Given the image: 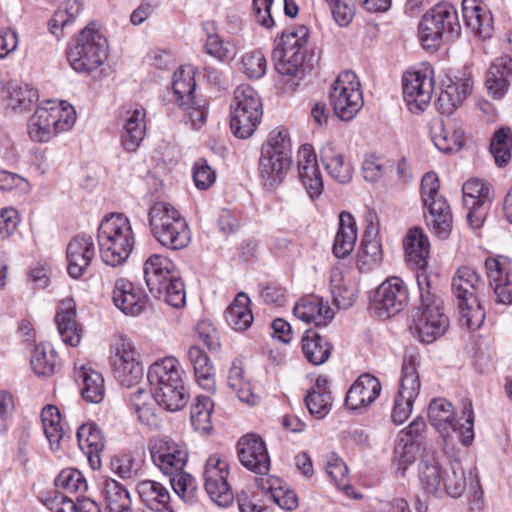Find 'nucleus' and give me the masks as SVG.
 Instances as JSON below:
<instances>
[{
	"label": "nucleus",
	"instance_id": "b1692460",
	"mask_svg": "<svg viewBox=\"0 0 512 512\" xmlns=\"http://www.w3.org/2000/svg\"><path fill=\"white\" fill-rule=\"evenodd\" d=\"M112 299L118 309L130 316L140 314L146 303L144 292L125 278L116 280Z\"/></svg>",
	"mask_w": 512,
	"mask_h": 512
},
{
	"label": "nucleus",
	"instance_id": "473e14b6",
	"mask_svg": "<svg viewBox=\"0 0 512 512\" xmlns=\"http://www.w3.org/2000/svg\"><path fill=\"white\" fill-rule=\"evenodd\" d=\"M406 260L419 270V273H425L424 268L427 265V259L430 252V243L428 237L419 228L410 229L403 240Z\"/></svg>",
	"mask_w": 512,
	"mask_h": 512
},
{
	"label": "nucleus",
	"instance_id": "680f3d73",
	"mask_svg": "<svg viewBox=\"0 0 512 512\" xmlns=\"http://www.w3.org/2000/svg\"><path fill=\"white\" fill-rule=\"evenodd\" d=\"M174 492L185 502H192L197 491L195 478L184 469L175 474L168 475Z\"/></svg>",
	"mask_w": 512,
	"mask_h": 512
},
{
	"label": "nucleus",
	"instance_id": "052dcab7",
	"mask_svg": "<svg viewBox=\"0 0 512 512\" xmlns=\"http://www.w3.org/2000/svg\"><path fill=\"white\" fill-rule=\"evenodd\" d=\"M82 9V3L79 0H66L64 8H59L50 21L51 32L59 37L58 31L72 23L80 15Z\"/></svg>",
	"mask_w": 512,
	"mask_h": 512
},
{
	"label": "nucleus",
	"instance_id": "20e7f679",
	"mask_svg": "<svg viewBox=\"0 0 512 512\" xmlns=\"http://www.w3.org/2000/svg\"><path fill=\"white\" fill-rule=\"evenodd\" d=\"M98 244L105 264L113 267L123 264L135 245L130 220L123 214L105 217L98 228Z\"/></svg>",
	"mask_w": 512,
	"mask_h": 512
},
{
	"label": "nucleus",
	"instance_id": "39448f33",
	"mask_svg": "<svg viewBox=\"0 0 512 512\" xmlns=\"http://www.w3.org/2000/svg\"><path fill=\"white\" fill-rule=\"evenodd\" d=\"M148 220L151 234L161 246L175 251L189 245L188 223L172 204L156 201L149 209Z\"/></svg>",
	"mask_w": 512,
	"mask_h": 512
},
{
	"label": "nucleus",
	"instance_id": "5fc2aeb1",
	"mask_svg": "<svg viewBox=\"0 0 512 512\" xmlns=\"http://www.w3.org/2000/svg\"><path fill=\"white\" fill-rule=\"evenodd\" d=\"M463 202L466 208L489 206L490 188L480 179H470L462 187Z\"/></svg>",
	"mask_w": 512,
	"mask_h": 512
},
{
	"label": "nucleus",
	"instance_id": "bf43d9fd",
	"mask_svg": "<svg viewBox=\"0 0 512 512\" xmlns=\"http://www.w3.org/2000/svg\"><path fill=\"white\" fill-rule=\"evenodd\" d=\"M512 134L510 129H500L494 133L490 143V152L496 164L501 167L511 159Z\"/></svg>",
	"mask_w": 512,
	"mask_h": 512
},
{
	"label": "nucleus",
	"instance_id": "8fccbe9b",
	"mask_svg": "<svg viewBox=\"0 0 512 512\" xmlns=\"http://www.w3.org/2000/svg\"><path fill=\"white\" fill-rule=\"evenodd\" d=\"M41 420L44 434L49 441L51 449L53 451L59 450L60 442L64 437L59 409L53 405L44 407L41 413Z\"/></svg>",
	"mask_w": 512,
	"mask_h": 512
},
{
	"label": "nucleus",
	"instance_id": "bb28decb",
	"mask_svg": "<svg viewBox=\"0 0 512 512\" xmlns=\"http://www.w3.org/2000/svg\"><path fill=\"white\" fill-rule=\"evenodd\" d=\"M462 15L466 26L480 39L492 36V14L479 0H463Z\"/></svg>",
	"mask_w": 512,
	"mask_h": 512
},
{
	"label": "nucleus",
	"instance_id": "423d86ee",
	"mask_svg": "<svg viewBox=\"0 0 512 512\" xmlns=\"http://www.w3.org/2000/svg\"><path fill=\"white\" fill-rule=\"evenodd\" d=\"M291 140L287 130L272 132L262 146L259 172L263 184L274 189L284 179L292 162Z\"/></svg>",
	"mask_w": 512,
	"mask_h": 512
},
{
	"label": "nucleus",
	"instance_id": "58836bf2",
	"mask_svg": "<svg viewBox=\"0 0 512 512\" xmlns=\"http://www.w3.org/2000/svg\"><path fill=\"white\" fill-rule=\"evenodd\" d=\"M428 419L444 439L450 436V431H455L453 406L445 399L438 398L430 402Z\"/></svg>",
	"mask_w": 512,
	"mask_h": 512
},
{
	"label": "nucleus",
	"instance_id": "a18cd8bd",
	"mask_svg": "<svg viewBox=\"0 0 512 512\" xmlns=\"http://www.w3.org/2000/svg\"><path fill=\"white\" fill-rule=\"evenodd\" d=\"M77 440L80 449L88 456L89 461L93 462L96 458L99 462V454L105 447L100 429L93 423L83 424L77 431Z\"/></svg>",
	"mask_w": 512,
	"mask_h": 512
},
{
	"label": "nucleus",
	"instance_id": "a211bd4d",
	"mask_svg": "<svg viewBox=\"0 0 512 512\" xmlns=\"http://www.w3.org/2000/svg\"><path fill=\"white\" fill-rule=\"evenodd\" d=\"M240 463L251 472L265 475L270 469V457L265 442L259 435L247 434L237 443Z\"/></svg>",
	"mask_w": 512,
	"mask_h": 512
},
{
	"label": "nucleus",
	"instance_id": "0eeeda50",
	"mask_svg": "<svg viewBox=\"0 0 512 512\" xmlns=\"http://www.w3.org/2000/svg\"><path fill=\"white\" fill-rule=\"evenodd\" d=\"M457 11L449 3H439L427 11L418 25L424 47L436 48L442 39L452 40L460 33Z\"/></svg>",
	"mask_w": 512,
	"mask_h": 512
},
{
	"label": "nucleus",
	"instance_id": "6ab92c4d",
	"mask_svg": "<svg viewBox=\"0 0 512 512\" xmlns=\"http://www.w3.org/2000/svg\"><path fill=\"white\" fill-rule=\"evenodd\" d=\"M487 276L496 300L500 304L512 303V264L504 256L489 257L485 260Z\"/></svg>",
	"mask_w": 512,
	"mask_h": 512
},
{
	"label": "nucleus",
	"instance_id": "79ce46f5",
	"mask_svg": "<svg viewBox=\"0 0 512 512\" xmlns=\"http://www.w3.org/2000/svg\"><path fill=\"white\" fill-rule=\"evenodd\" d=\"M76 379L82 382V397L90 403H100L104 398L105 388L102 375L91 368L81 366L75 372Z\"/></svg>",
	"mask_w": 512,
	"mask_h": 512
},
{
	"label": "nucleus",
	"instance_id": "4be33fe9",
	"mask_svg": "<svg viewBox=\"0 0 512 512\" xmlns=\"http://www.w3.org/2000/svg\"><path fill=\"white\" fill-rule=\"evenodd\" d=\"M444 473L437 452L432 447L425 446L418 465L419 480L425 491L434 496H441Z\"/></svg>",
	"mask_w": 512,
	"mask_h": 512
},
{
	"label": "nucleus",
	"instance_id": "0e129e2a",
	"mask_svg": "<svg viewBox=\"0 0 512 512\" xmlns=\"http://www.w3.org/2000/svg\"><path fill=\"white\" fill-rule=\"evenodd\" d=\"M206 52L221 60H232L236 53V45L231 41H224L218 34H209L205 43Z\"/></svg>",
	"mask_w": 512,
	"mask_h": 512
},
{
	"label": "nucleus",
	"instance_id": "e433bc0d",
	"mask_svg": "<svg viewBox=\"0 0 512 512\" xmlns=\"http://www.w3.org/2000/svg\"><path fill=\"white\" fill-rule=\"evenodd\" d=\"M187 356L194 368L195 378L199 386L208 392H213L215 390V374L210 358L196 345L188 349Z\"/></svg>",
	"mask_w": 512,
	"mask_h": 512
},
{
	"label": "nucleus",
	"instance_id": "de8ad7c7",
	"mask_svg": "<svg viewBox=\"0 0 512 512\" xmlns=\"http://www.w3.org/2000/svg\"><path fill=\"white\" fill-rule=\"evenodd\" d=\"M172 88L174 94L177 96L179 106L188 105L194 102V91L196 82L194 79V72L192 67H180L173 74Z\"/></svg>",
	"mask_w": 512,
	"mask_h": 512
},
{
	"label": "nucleus",
	"instance_id": "f3484780",
	"mask_svg": "<svg viewBox=\"0 0 512 512\" xmlns=\"http://www.w3.org/2000/svg\"><path fill=\"white\" fill-rule=\"evenodd\" d=\"M408 300L409 292L404 281L397 276L390 277L376 291V311L380 317H391L402 311Z\"/></svg>",
	"mask_w": 512,
	"mask_h": 512
},
{
	"label": "nucleus",
	"instance_id": "72a5a7b5",
	"mask_svg": "<svg viewBox=\"0 0 512 512\" xmlns=\"http://www.w3.org/2000/svg\"><path fill=\"white\" fill-rule=\"evenodd\" d=\"M137 493L141 501L152 511L173 512L168 489L154 480H143L137 484Z\"/></svg>",
	"mask_w": 512,
	"mask_h": 512
},
{
	"label": "nucleus",
	"instance_id": "09e8293b",
	"mask_svg": "<svg viewBox=\"0 0 512 512\" xmlns=\"http://www.w3.org/2000/svg\"><path fill=\"white\" fill-rule=\"evenodd\" d=\"M330 289L334 303L338 308L348 309L356 300V288L347 283L341 270L334 269L330 277Z\"/></svg>",
	"mask_w": 512,
	"mask_h": 512
},
{
	"label": "nucleus",
	"instance_id": "f257e3e1",
	"mask_svg": "<svg viewBox=\"0 0 512 512\" xmlns=\"http://www.w3.org/2000/svg\"><path fill=\"white\" fill-rule=\"evenodd\" d=\"M452 292L457 300L459 322L470 331L481 327L485 320V311L479 298L485 284L471 267L458 268L452 279Z\"/></svg>",
	"mask_w": 512,
	"mask_h": 512
},
{
	"label": "nucleus",
	"instance_id": "864d4df0",
	"mask_svg": "<svg viewBox=\"0 0 512 512\" xmlns=\"http://www.w3.org/2000/svg\"><path fill=\"white\" fill-rule=\"evenodd\" d=\"M214 403L207 396H197L191 406L190 420L196 431L208 434L212 430L211 414Z\"/></svg>",
	"mask_w": 512,
	"mask_h": 512
},
{
	"label": "nucleus",
	"instance_id": "aec40b11",
	"mask_svg": "<svg viewBox=\"0 0 512 512\" xmlns=\"http://www.w3.org/2000/svg\"><path fill=\"white\" fill-rule=\"evenodd\" d=\"M96 255L93 238L89 235H77L70 240L66 249L67 271L78 279L90 267Z\"/></svg>",
	"mask_w": 512,
	"mask_h": 512
},
{
	"label": "nucleus",
	"instance_id": "dca6fc26",
	"mask_svg": "<svg viewBox=\"0 0 512 512\" xmlns=\"http://www.w3.org/2000/svg\"><path fill=\"white\" fill-rule=\"evenodd\" d=\"M149 451L153 464L166 476L183 470L189 457L186 444L169 437L155 439Z\"/></svg>",
	"mask_w": 512,
	"mask_h": 512
},
{
	"label": "nucleus",
	"instance_id": "9d476101",
	"mask_svg": "<svg viewBox=\"0 0 512 512\" xmlns=\"http://www.w3.org/2000/svg\"><path fill=\"white\" fill-rule=\"evenodd\" d=\"M262 103L257 92L249 85H239L231 104L230 127L241 139L250 137L260 123Z\"/></svg>",
	"mask_w": 512,
	"mask_h": 512
},
{
	"label": "nucleus",
	"instance_id": "69168bd1",
	"mask_svg": "<svg viewBox=\"0 0 512 512\" xmlns=\"http://www.w3.org/2000/svg\"><path fill=\"white\" fill-rule=\"evenodd\" d=\"M55 486L70 493L85 492L87 483L80 471L73 468L62 470L55 479Z\"/></svg>",
	"mask_w": 512,
	"mask_h": 512
},
{
	"label": "nucleus",
	"instance_id": "6e6552de",
	"mask_svg": "<svg viewBox=\"0 0 512 512\" xmlns=\"http://www.w3.org/2000/svg\"><path fill=\"white\" fill-rule=\"evenodd\" d=\"M76 121L74 108L66 102L51 103L49 107H39L28 124L29 136L36 142H48L60 132L70 130Z\"/></svg>",
	"mask_w": 512,
	"mask_h": 512
},
{
	"label": "nucleus",
	"instance_id": "4468645a",
	"mask_svg": "<svg viewBox=\"0 0 512 512\" xmlns=\"http://www.w3.org/2000/svg\"><path fill=\"white\" fill-rule=\"evenodd\" d=\"M229 465L224 457L211 455L205 463L204 488L211 500L218 506L227 507L234 500V494L228 483Z\"/></svg>",
	"mask_w": 512,
	"mask_h": 512
},
{
	"label": "nucleus",
	"instance_id": "5701e85b",
	"mask_svg": "<svg viewBox=\"0 0 512 512\" xmlns=\"http://www.w3.org/2000/svg\"><path fill=\"white\" fill-rule=\"evenodd\" d=\"M381 389V383L375 376L362 374L349 388L345 406L350 410L365 409L379 397Z\"/></svg>",
	"mask_w": 512,
	"mask_h": 512
},
{
	"label": "nucleus",
	"instance_id": "4c0bfd02",
	"mask_svg": "<svg viewBox=\"0 0 512 512\" xmlns=\"http://www.w3.org/2000/svg\"><path fill=\"white\" fill-rule=\"evenodd\" d=\"M357 240L356 223L348 212H342L339 216V229L336 233L333 253L338 258H344L353 251Z\"/></svg>",
	"mask_w": 512,
	"mask_h": 512
},
{
	"label": "nucleus",
	"instance_id": "7ed1b4c3",
	"mask_svg": "<svg viewBox=\"0 0 512 512\" xmlns=\"http://www.w3.org/2000/svg\"><path fill=\"white\" fill-rule=\"evenodd\" d=\"M308 37L309 30L305 26L284 31L272 52L275 70L287 78L290 89H295L304 77L303 65Z\"/></svg>",
	"mask_w": 512,
	"mask_h": 512
},
{
	"label": "nucleus",
	"instance_id": "c9c22d12",
	"mask_svg": "<svg viewBox=\"0 0 512 512\" xmlns=\"http://www.w3.org/2000/svg\"><path fill=\"white\" fill-rule=\"evenodd\" d=\"M183 370L179 361L173 357H165L152 364L148 370L147 378L150 386H162L169 383L180 385L183 381Z\"/></svg>",
	"mask_w": 512,
	"mask_h": 512
},
{
	"label": "nucleus",
	"instance_id": "f704fd0d",
	"mask_svg": "<svg viewBox=\"0 0 512 512\" xmlns=\"http://www.w3.org/2000/svg\"><path fill=\"white\" fill-rule=\"evenodd\" d=\"M256 484L263 493L269 494L280 508L294 510L298 507L297 495L282 479L274 476L261 477L257 479Z\"/></svg>",
	"mask_w": 512,
	"mask_h": 512
},
{
	"label": "nucleus",
	"instance_id": "603ef678",
	"mask_svg": "<svg viewBox=\"0 0 512 512\" xmlns=\"http://www.w3.org/2000/svg\"><path fill=\"white\" fill-rule=\"evenodd\" d=\"M30 363L37 375L51 376L59 366L60 360L51 345L41 344L34 348Z\"/></svg>",
	"mask_w": 512,
	"mask_h": 512
},
{
	"label": "nucleus",
	"instance_id": "2eb2a0df",
	"mask_svg": "<svg viewBox=\"0 0 512 512\" xmlns=\"http://www.w3.org/2000/svg\"><path fill=\"white\" fill-rule=\"evenodd\" d=\"M434 90L433 70L426 67L403 75V96L412 113L423 112L430 104Z\"/></svg>",
	"mask_w": 512,
	"mask_h": 512
},
{
	"label": "nucleus",
	"instance_id": "9b49d317",
	"mask_svg": "<svg viewBox=\"0 0 512 512\" xmlns=\"http://www.w3.org/2000/svg\"><path fill=\"white\" fill-rule=\"evenodd\" d=\"M67 57L75 71L89 73L107 59V40L98 30L88 26L82 30L76 44L68 50Z\"/></svg>",
	"mask_w": 512,
	"mask_h": 512
},
{
	"label": "nucleus",
	"instance_id": "f03ea898",
	"mask_svg": "<svg viewBox=\"0 0 512 512\" xmlns=\"http://www.w3.org/2000/svg\"><path fill=\"white\" fill-rule=\"evenodd\" d=\"M416 282L421 305L414 316L411 330L421 343L431 344L445 334L449 319L443 312L441 300L430 292L428 275L419 273Z\"/></svg>",
	"mask_w": 512,
	"mask_h": 512
},
{
	"label": "nucleus",
	"instance_id": "2f4dec72",
	"mask_svg": "<svg viewBox=\"0 0 512 512\" xmlns=\"http://www.w3.org/2000/svg\"><path fill=\"white\" fill-rule=\"evenodd\" d=\"M512 76V57L505 55L496 58L486 74L485 84L494 99H501L508 90Z\"/></svg>",
	"mask_w": 512,
	"mask_h": 512
},
{
	"label": "nucleus",
	"instance_id": "393cba45",
	"mask_svg": "<svg viewBox=\"0 0 512 512\" xmlns=\"http://www.w3.org/2000/svg\"><path fill=\"white\" fill-rule=\"evenodd\" d=\"M293 314L299 320L316 326H326L334 318L328 303L314 295L300 298L294 305Z\"/></svg>",
	"mask_w": 512,
	"mask_h": 512
},
{
	"label": "nucleus",
	"instance_id": "7c9ffc66",
	"mask_svg": "<svg viewBox=\"0 0 512 512\" xmlns=\"http://www.w3.org/2000/svg\"><path fill=\"white\" fill-rule=\"evenodd\" d=\"M58 332L62 341L72 347L81 340V329L76 321V304L72 298L63 299L56 315Z\"/></svg>",
	"mask_w": 512,
	"mask_h": 512
},
{
	"label": "nucleus",
	"instance_id": "c756f323",
	"mask_svg": "<svg viewBox=\"0 0 512 512\" xmlns=\"http://www.w3.org/2000/svg\"><path fill=\"white\" fill-rule=\"evenodd\" d=\"M146 110L142 107L129 110L123 118L121 144L128 152H135L146 133Z\"/></svg>",
	"mask_w": 512,
	"mask_h": 512
},
{
	"label": "nucleus",
	"instance_id": "c03bdc74",
	"mask_svg": "<svg viewBox=\"0 0 512 512\" xmlns=\"http://www.w3.org/2000/svg\"><path fill=\"white\" fill-rule=\"evenodd\" d=\"M250 299L245 293H239L225 311V319L230 327L237 331H244L253 322L252 311L249 307Z\"/></svg>",
	"mask_w": 512,
	"mask_h": 512
},
{
	"label": "nucleus",
	"instance_id": "a878e982",
	"mask_svg": "<svg viewBox=\"0 0 512 512\" xmlns=\"http://www.w3.org/2000/svg\"><path fill=\"white\" fill-rule=\"evenodd\" d=\"M321 161L328 175L335 181L346 184L353 177V167L339 146L326 142L320 149Z\"/></svg>",
	"mask_w": 512,
	"mask_h": 512
},
{
	"label": "nucleus",
	"instance_id": "6e6d98bb",
	"mask_svg": "<svg viewBox=\"0 0 512 512\" xmlns=\"http://www.w3.org/2000/svg\"><path fill=\"white\" fill-rule=\"evenodd\" d=\"M37 99V92L29 85H9L3 96L8 108L19 111L28 109Z\"/></svg>",
	"mask_w": 512,
	"mask_h": 512
},
{
	"label": "nucleus",
	"instance_id": "1a4fd4ad",
	"mask_svg": "<svg viewBox=\"0 0 512 512\" xmlns=\"http://www.w3.org/2000/svg\"><path fill=\"white\" fill-rule=\"evenodd\" d=\"M439 179L433 172L426 173L421 181V198L428 213L426 223L431 232L446 239L452 231V213L446 200L439 194Z\"/></svg>",
	"mask_w": 512,
	"mask_h": 512
},
{
	"label": "nucleus",
	"instance_id": "37998d69",
	"mask_svg": "<svg viewBox=\"0 0 512 512\" xmlns=\"http://www.w3.org/2000/svg\"><path fill=\"white\" fill-rule=\"evenodd\" d=\"M228 386L235 392L241 402L249 406H255L259 403L260 397L253 392L251 383L245 378L240 361H234L230 367Z\"/></svg>",
	"mask_w": 512,
	"mask_h": 512
},
{
	"label": "nucleus",
	"instance_id": "4d7b16f0",
	"mask_svg": "<svg viewBox=\"0 0 512 512\" xmlns=\"http://www.w3.org/2000/svg\"><path fill=\"white\" fill-rule=\"evenodd\" d=\"M382 261V247L375 238L365 237L357 256V267L361 272H368Z\"/></svg>",
	"mask_w": 512,
	"mask_h": 512
},
{
	"label": "nucleus",
	"instance_id": "412c9836",
	"mask_svg": "<svg viewBox=\"0 0 512 512\" xmlns=\"http://www.w3.org/2000/svg\"><path fill=\"white\" fill-rule=\"evenodd\" d=\"M299 178L310 198L319 197L323 192V179L317 162V156L311 145L300 147L297 155Z\"/></svg>",
	"mask_w": 512,
	"mask_h": 512
},
{
	"label": "nucleus",
	"instance_id": "13d9d810",
	"mask_svg": "<svg viewBox=\"0 0 512 512\" xmlns=\"http://www.w3.org/2000/svg\"><path fill=\"white\" fill-rule=\"evenodd\" d=\"M160 293H151L155 298L163 299L167 304L174 308L184 306L186 294L183 281L178 277L177 273L173 277L166 280L161 287Z\"/></svg>",
	"mask_w": 512,
	"mask_h": 512
},
{
	"label": "nucleus",
	"instance_id": "f8f14e48",
	"mask_svg": "<svg viewBox=\"0 0 512 512\" xmlns=\"http://www.w3.org/2000/svg\"><path fill=\"white\" fill-rule=\"evenodd\" d=\"M109 361L121 385L131 387L143 378L141 355L131 339L123 335L115 336L110 346Z\"/></svg>",
	"mask_w": 512,
	"mask_h": 512
},
{
	"label": "nucleus",
	"instance_id": "774afa93",
	"mask_svg": "<svg viewBox=\"0 0 512 512\" xmlns=\"http://www.w3.org/2000/svg\"><path fill=\"white\" fill-rule=\"evenodd\" d=\"M443 493L454 498L460 497L466 488V477L463 468L459 463L451 465V473H444Z\"/></svg>",
	"mask_w": 512,
	"mask_h": 512
},
{
	"label": "nucleus",
	"instance_id": "338daca9",
	"mask_svg": "<svg viewBox=\"0 0 512 512\" xmlns=\"http://www.w3.org/2000/svg\"><path fill=\"white\" fill-rule=\"evenodd\" d=\"M326 472L334 484L343 490L351 489L348 478V468L344 461L336 454H331L326 460Z\"/></svg>",
	"mask_w": 512,
	"mask_h": 512
},
{
	"label": "nucleus",
	"instance_id": "a19ab883",
	"mask_svg": "<svg viewBox=\"0 0 512 512\" xmlns=\"http://www.w3.org/2000/svg\"><path fill=\"white\" fill-rule=\"evenodd\" d=\"M305 358L313 365L325 363L332 351L331 344L314 330H307L301 340Z\"/></svg>",
	"mask_w": 512,
	"mask_h": 512
},
{
	"label": "nucleus",
	"instance_id": "ea45409f",
	"mask_svg": "<svg viewBox=\"0 0 512 512\" xmlns=\"http://www.w3.org/2000/svg\"><path fill=\"white\" fill-rule=\"evenodd\" d=\"M151 390L158 401V405L171 412L181 410L188 402L189 397L183 381L180 382V385L169 383L162 386H152Z\"/></svg>",
	"mask_w": 512,
	"mask_h": 512
},
{
	"label": "nucleus",
	"instance_id": "cd10ccee",
	"mask_svg": "<svg viewBox=\"0 0 512 512\" xmlns=\"http://www.w3.org/2000/svg\"><path fill=\"white\" fill-rule=\"evenodd\" d=\"M473 81L470 78L449 80L437 98L436 106L442 114H452L458 109L465 99L472 93Z\"/></svg>",
	"mask_w": 512,
	"mask_h": 512
},
{
	"label": "nucleus",
	"instance_id": "49530a36",
	"mask_svg": "<svg viewBox=\"0 0 512 512\" xmlns=\"http://www.w3.org/2000/svg\"><path fill=\"white\" fill-rule=\"evenodd\" d=\"M102 492L108 512H132L130 494L121 483L105 480Z\"/></svg>",
	"mask_w": 512,
	"mask_h": 512
},
{
	"label": "nucleus",
	"instance_id": "ddd939ff",
	"mask_svg": "<svg viewBox=\"0 0 512 512\" xmlns=\"http://www.w3.org/2000/svg\"><path fill=\"white\" fill-rule=\"evenodd\" d=\"M330 102L335 115L344 121L353 119L363 107L360 82L352 71L341 72L330 91Z\"/></svg>",
	"mask_w": 512,
	"mask_h": 512
},
{
	"label": "nucleus",
	"instance_id": "e2e57ef3",
	"mask_svg": "<svg viewBox=\"0 0 512 512\" xmlns=\"http://www.w3.org/2000/svg\"><path fill=\"white\" fill-rule=\"evenodd\" d=\"M420 388L421 382L415 364L412 362L404 363L398 393L407 396L408 399L416 400Z\"/></svg>",
	"mask_w": 512,
	"mask_h": 512
},
{
	"label": "nucleus",
	"instance_id": "3c124183",
	"mask_svg": "<svg viewBox=\"0 0 512 512\" xmlns=\"http://www.w3.org/2000/svg\"><path fill=\"white\" fill-rule=\"evenodd\" d=\"M464 130L461 127L440 125L432 131V140L437 149L443 153L457 152L461 149Z\"/></svg>",
	"mask_w": 512,
	"mask_h": 512
},
{
	"label": "nucleus",
	"instance_id": "c85d7f7f",
	"mask_svg": "<svg viewBox=\"0 0 512 512\" xmlns=\"http://www.w3.org/2000/svg\"><path fill=\"white\" fill-rule=\"evenodd\" d=\"M176 273L175 265L165 256L151 255L143 264V274L150 293H160L163 283Z\"/></svg>",
	"mask_w": 512,
	"mask_h": 512
}]
</instances>
